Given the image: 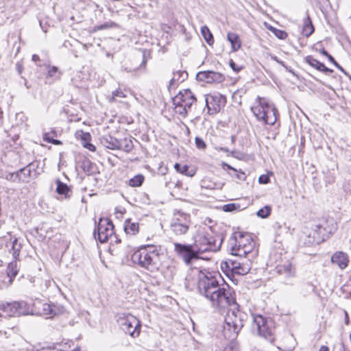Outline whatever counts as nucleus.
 Instances as JSON below:
<instances>
[{"label":"nucleus","mask_w":351,"mask_h":351,"mask_svg":"<svg viewBox=\"0 0 351 351\" xmlns=\"http://www.w3.org/2000/svg\"><path fill=\"white\" fill-rule=\"evenodd\" d=\"M199 293L208 300L213 307L224 308L235 303V293L230 287L220 285L210 273L200 272L198 276Z\"/></svg>","instance_id":"obj_1"},{"label":"nucleus","mask_w":351,"mask_h":351,"mask_svg":"<svg viewBox=\"0 0 351 351\" xmlns=\"http://www.w3.org/2000/svg\"><path fill=\"white\" fill-rule=\"evenodd\" d=\"M231 305L234 307L227 312L223 330L224 337L228 340H234L237 337L243 327L244 322L247 319V315L239 309L236 302Z\"/></svg>","instance_id":"obj_2"},{"label":"nucleus","mask_w":351,"mask_h":351,"mask_svg":"<svg viewBox=\"0 0 351 351\" xmlns=\"http://www.w3.org/2000/svg\"><path fill=\"white\" fill-rule=\"evenodd\" d=\"M159 250L154 245H141L132 255V261L139 267L154 272L158 269Z\"/></svg>","instance_id":"obj_3"},{"label":"nucleus","mask_w":351,"mask_h":351,"mask_svg":"<svg viewBox=\"0 0 351 351\" xmlns=\"http://www.w3.org/2000/svg\"><path fill=\"white\" fill-rule=\"evenodd\" d=\"M257 106H252L251 110L258 121L274 125L277 121L278 110L274 104L264 97L256 98Z\"/></svg>","instance_id":"obj_4"},{"label":"nucleus","mask_w":351,"mask_h":351,"mask_svg":"<svg viewBox=\"0 0 351 351\" xmlns=\"http://www.w3.org/2000/svg\"><path fill=\"white\" fill-rule=\"evenodd\" d=\"M197 101L195 95L189 88L180 90L173 98V104L176 113L185 117L192 105Z\"/></svg>","instance_id":"obj_5"},{"label":"nucleus","mask_w":351,"mask_h":351,"mask_svg":"<svg viewBox=\"0 0 351 351\" xmlns=\"http://www.w3.org/2000/svg\"><path fill=\"white\" fill-rule=\"evenodd\" d=\"M191 223L189 214L182 211H176L171 219L170 230L176 237H183L189 232Z\"/></svg>","instance_id":"obj_6"},{"label":"nucleus","mask_w":351,"mask_h":351,"mask_svg":"<svg viewBox=\"0 0 351 351\" xmlns=\"http://www.w3.org/2000/svg\"><path fill=\"white\" fill-rule=\"evenodd\" d=\"M206 249L197 248L193 245L174 243V250L182 258L186 265L191 264L193 260L198 259L199 254L204 252Z\"/></svg>","instance_id":"obj_7"},{"label":"nucleus","mask_w":351,"mask_h":351,"mask_svg":"<svg viewBox=\"0 0 351 351\" xmlns=\"http://www.w3.org/2000/svg\"><path fill=\"white\" fill-rule=\"evenodd\" d=\"M252 315L253 318V326L256 328L258 335L273 343L275 340V328L272 327L271 322L268 321L261 315L252 314Z\"/></svg>","instance_id":"obj_8"},{"label":"nucleus","mask_w":351,"mask_h":351,"mask_svg":"<svg viewBox=\"0 0 351 351\" xmlns=\"http://www.w3.org/2000/svg\"><path fill=\"white\" fill-rule=\"evenodd\" d=\"M114 234V225L109 219L100 218L97 226L94 230L93 237L100 243H104L112 238Z\"/></svg>","instance_id":"obj_9"},{"label":"nucleus","mask_w":351,"mask_h":351,"mask_svg":"<svg viewBox=\"0 0 351 351\" xmlns=\"http://www.w3.org/2000/svg\"><path fill=\"white\" fill-rule=\"evenodd\" d=\"M27 304L23 301L3 302L0 304V309L9 316H20L27 314Z\"/></svg>","instance_id":"obj_10"},{"label":"nucleus","mask_w":351,"mask_h":351,"mask_svg":"<svg viewBox=\"0 0 351 351\" xmlns=\"http://www.w3.org/2000/svg\"><path fill=\"white\" fill-rule=\"evenodd\" d=\"M253 241L254 240L249 235L241 232L233 233L228 241L230 246L231 254L234 256L235 252H237V249L244 248L247 243Z\"/></svg>","instance_id":"obj_11"},{"label":"nucleus","mask_w":351,"mask_h":351,"mask_svg":"<svg viewBox=\"0 0 351 351\" xmlns=\"http://www.w3.org/2000/svg\"><path fill=\"white\" fill-rule=\"evenodd\" d=\"M223 239H221L219 245H216L215 239L208 233L199 235L198 239L195 240V245L197 248L206 249L204 252L211 250L217 251L219 250L222 243Z\"/></svg>","instance_id":"obj_12"},{"label":"nucleus","mask_w":351,"mask_h":351,"mask_svg":"<svg viewBox=\"0 0 351 351\" xmlns=\"http://www.w3.org/2000/svg\"><path fill=\"white\" fill-rule=\"evenodd\" d=\"M196 79L198 81L206 83L221 82L223 80V76L219 72L213 71H199L196 75Z\"/></svg>","instance_id":"obj_13"},{"label":"nucleus","mask_w":351,"mask_h":351,"mask_svg":"<svg viewBox=\"0 0 351 351\" xmlns=\"http://www.w3.org/2000/svg\"><path fill=\"white\" fill-rule=\"evenodd\" d=\"M258 254V250L255 249L254 241H251L244 248L237 249L234 256L245 257L249 261L255 258Z\"/></svg>","instance_id":"obj_14"},{"label":"nucleus","mask_w":351,"mask_h":351,"mask_svg":"<svg viewBox=\"0 0 351 351\" xmlns=\"http://www.w3.org/2000/svg\"><path fill=\"white\" fill-rule=\"evenodd\" d=\"M41 314L47 317H53V316L60 315L63 313L64 308L55 304L44 303L42 304Z\"/></svg>","instance_id":"obj_15"},{"label":"nucleus","mask_w":351,"mask_h":351,"mask_svg":"<svg viewBox=\"0 0 351 351\" xmlns=\"http://www.w3.org/2000/svg\"><path fill=\"white\" fill-rule=\"evenodd\" d=\"M305 62L313 68L324 73H332V69L326 67L322 62L314 58L312 56H308L304 58Z\"/></svg>","instance_id":"obj_16"},{"label":"nucleus","mask_w":351,"mask_h":351,"mask_svg":"<svg viewBox=\"0 0 351 351\" xmlns=\"http://www.w3.org/2000/svg\"><path fill=\"white\" fill-rule=\"evenodd\" d=\"M132 323L128 322L125 326L123 327L122 330L130 335V336L135 337L138 336L141 330V324L139 320L135 317V322L132 321Z\"/></svg>","instance_id":"obj_17"},{"label":"nucleus","mask_w":351,"mask_h":351,"mask_svg":"<svg viewBox=\"0 0 351 351\" xmlns=\"http://www.w3.org/2000/svg\"><path fill=\"white\" fill-rule=\"evenodd\" d=\"M188 77V73L186 71H173V77L169 81V88H176L180 83L186 80Z\"/></svg>","instance_id":"obj_18"},{"label":"nucleus","mask_w":351,"mask_h":351,"mask_svg":"<svg viewBox=\"0 0 351 351\" xmlns=\"http://www.w3.org/2000/svg\"><path fill=\"white\" fill-rule=\"evenodd\" d=\"M331 261L332 263L337 264L339 268L343 269L348 266L349 260L346 253L338 252L332 256Z\"/></svg>","instance_id":"obj_19"},{"label":"nucleus","mask_w":351,"mask_h":351,"mask_svg":"<svg viewBox=\"0 0 351 351\" xmlns=\"http://www.w3.org/2000/svg\"><path fill=\"white\" fill-rule=\"evenodd\" d=\"M18 172L20 178V182L28 183L32 180L36 178V177L32 173V170L28 168L27 165L18 170Z\"/></svg>","instance_id":"obj_20"},{"label":"nucleus","mask_w":351,"mask_h":351,"mask_svg":"<svg viewBox=\"0 0 351 351\" xmlns=\"http://www.w3.org/2000/svg\"><path fill=\"white\" fill-rule=\"evenodd\" d=\"M315 31L314 26L308 12H306V16L303 19L302 34L306 37H309Z\"/></svg>","instance_id":"obj_21"},{"label":"nucleus","mask_w":351,"mask_h":351,"mask_svg":"<svg viewBox=\"0 0 351 351\" xmlns=\"http://www.w3.org/2000/svg\"><path fill=\"white\" fill-rule=\"evenodd\" d=\"M101 143L108 149H118L120 148L119 139L109 135L101 139Z\"/></svg>","instance_id":"obj_22"},{"label":"nucleus","mask_w":351,"mask_h":351,"mask_svg":"<svg viewBox=\"0 0 351 351\" xmlns=\"http://www.w3.org/2000/svg\"><path fill=\"white\" fill-rule=\"evenodd\" d=\"M124 231L126 234L135 235L139 231L138 223L132 221L131 219H126L124 223Z\"/></svg>","instance_id":"obj_23"},{"label":"nucleus","mask_w":351,"mask_h":351,"mask_svg":"<svg viewBox=\"0 0 351 351\" xmlns=\"http://www.w3.org/2000/svg\"><path fill=\"white\" fill-rule=\"evenodd\" d=\"M56 192L59 195H64L66 198L70 197L72 191L71 188L65 183L61 182L59 179L56 180Z\"/></svg>","instance_id":"obj_24"},{"label":"nucleus","mask_w":351,"mask_h":351,"mask_svg":"<svg viewBox=\"0 0 351 351\" xmlns=\"http://www.w3.org/2000/svg\"><path fill=\"white\" fill-rule=\"evenodd\" d=\"M23 247V243L19 239L15 238L11 243L9 252L12 254V256L14 259H18L21 250Z\"/></svg>","instance_id":"obj_25"},{"label":"nucleus","mask_w":351,"mask_h":351,"mask_svg":"<svg viewBox=\"0 0 351 351\" xmlns=\"http://www.w3.org/2000/svg\"><path fill=\"white\" fill-rule=\"evenodd\" d=\"M227 39L230 43L233 51H237L241 48V40L239 36L237 34L229 32L227 35Z\"/></svg>","instance_id":"obj_26"},{"label":"nucleus","mask_w":351,"mask_h":351,"mask_svg":"<svg viewBox=\"0 0 351 351\" xmlns=\"http://www.w3.org/2000/svg\"><path fill=\"white\" fill-rule=\"evenodd\" d=\"M131 320L135 322V317L130 313H119L117 315V322L121 329L123 327L125 326L128 322L132 323Z\"/></svg>","instance_id":"obj_27"},{"label":"nucleus","mask_w":351,"mask_h":351,"mask_svg":"<svg viewBox=\"0 0 351 351\" xmlns=\"http://www.w3.org/2000/svg\"><path fill=\"white\" fill-rule=\"evenodd\" d=\"M119 141L120 143V148H118V149H121L126 153H129L134 148V145L131 137H125L119 140Z\"/></svg>","instance_id":"obj_28"},{"label":"nucleus","mask_w":351,"mask_h":351,"mask_svg":"<svg viewBox=\"0 0 351 351\" xmlns=\"http://www.w3.org/2000/svg\"><path fill=\"white\" fill-rule=\"evenodd\" d=\"M174 168L178 172L189 177L193 176L195 173L194 170H189V167L187 165H182L177 162L175 164Z\"/></svg>","instance_id":"obj_29"},{"label":"nucleus","mask_w":351,"mask_h":351,"mask_svg":"<svg viewBox=\"0 0 351 351\" xmlns=\"http://www.w3.org/2000/svg\"><path fill=\"white\" fill-rule=\"evenodd\" d=\"M201 34L208 45L210 46L214 43L213 34L206 25L201 27Z\"/></svg>","instance_id":"obj_30"},{"label":"nucleus","mask_w":351,"mask_h":351,"mask_svg":"<svg viewBox=\"0 0 351 351\" xmlns=\"http://www.w3.org/2000/svg\"><path fill=\"white\" fill-rule=\"evenodd\" d=\"M215 98L213 96H208L206 97L205 101H206V106L208 110V114H214L216 113L219 110V106L217 105L215 106L214 104L213 105V107L210 106V104L212 101H215Z\"/></svg>","instance_id":"obj_31"},{"label":"nucleus","mask_w":351,"mask_h":351,"mask_svg":"<svg viewBox=\"0 0 351 351\" xmlns=\"http://www.w3.org/2000/svg\"><path fill=\"white\" fill-rule=\"evenodd\" d=\"M12 237L10 233L0 237V249L1 250H10L12 243Z\"/></svg>","instance_id":"obj_32"},{"label":"nucleus","mask_w":351,"mask_h":351,"mask_svg":"<svg viewBox=\"0 0 351 351\" xmlns=\"http://www.w3.org/2000/svg\"><path fill=\"white\" fill-rule=\"evenodd\" d=\"M145 180V178L142 174H138L129 180L128 184L132 187L141 186Z\"/></svg>","instance_id":"obj_33"},{"label":"nucleus","mask_w":351,"mask_h":351,"mask_svg":"<svg viewBox=\"0 0 351 351\" xmlns=\"http://www.w3.org/2000/svg\"><path fill=\"white\" fill-rule=\"evenodd\" d=\"M76 138L80 139L82 145L89 142L91 139V136L88 132H84L82 130L77 131L75 133Z\"/></svg>","instance_id":"obj_34"},{"label":"nucleus","mask_w":351,"mask_h":351,"mask_svg":"<svg viewBox=\"0 0 351 351\" xmlns=\"http://www.w3.org/2000/svg\"><path fill=\"white\" fill-rule=\"evenodd\" d=\"M3 178L10 182L20 183V178L18 171L12 173H5Z\"/></svg>","instance_id":"obj_35"},{"label":"nucleus","mask_w":351,"mask_h":351,"mask_svg":"<svg viewBox=\"0 0 351 351\" xmlns=\"http://www.w3.org/2000/svg\"><path fill=\"white\" fill-rule=\"evenodd\" d=\"M271 207L269 206H264L263 208L259 209L258 211H257V216L261 217V218H263V219H265V218H267V217H269L271 214Z\"/></svg>","instance_id":"obj_36"},{"label":"nucleus","mask_w":351,"mask_h":351,"mask_svg":"<svg viewBox=\"0 0 351 351\" xmlns=\"http://www.w3.org/2000/svg\"><path fill=\"white\" fill-rule=\"evenodd\" d=\"M251 269V267L250 264L242 263L241 265L239 266L235 274L239 275H245L249 273V271Z\"/></svg>","instance_id":"obj_37"},{"label":"nucleus","mask_w":351,"mask_h":351,"mask_svg":"<svg viewBox=\"0 0 351 351\" xmlns=\"http://www.w3.org/2000/svg\"><path fill=\"white\" fill-rule=\"evenodd\" d=\"M228 267H229L233 273L235 274L239 266L241 265L242 263L238 262L236 260H228L225 263Z\"/></svg>","instance_id":"obj_38"},{"label":"nucleus","mask_w":351,"mask_h":351,"mask_svg":"<svg viewBox=\"0 0 351 351\" xmlns=\"http://www.w3.org/2000/svg\"><path fill=\"white\" fill-rule=\"evenodd\" d=\"M61 72L59 71L58 68L57 66H53L50 67L48 70V76L51 77H56L58 79L60 78Z\"/></svg>","instance_id":"obj_39"},{"label":"nucleus","mask_w":351,"mask_h":351,"mask_svg":"<svg viewBox=\"0 0 351 351\" xmlns=\"http://www.w3.org/2000/svg\"><path fill=\"white\" fill-rule=\"evenodd\" d=\"M39 164L40 162L38 161H34L27 165V167L32 170L36 178L40 175V172L38 171Z\"/></svg>","instance_id":"obj_40"},{"label":"nucleus","mask_w":351,"mask_h":351,"mask_svg":"<svg viewBox=\"0 0 351 351\" xmlns=\"http://www.w3.org/2000/svg\"><path fill=\"white\" fill-rule=\"evenodd\" d=\"M240 208V205L236 203H230L226 204L223 206V210L224 212H232L234 210H239Z\"/></svg>","instance_id":"obj_41"},{"label":"nucleus","mask_w":351,"mask_h":351,"mask_svg":"<svg viewBox=\"0 0 351 351\" xmlns=\"http://www.w3.org/2000/svg\"><path fill=\"white\" fill-rule=\"evenodd\" d=\"M270 30L280 39H285L287 36V32L283 30L278 29L275 27H271Z\"/></svg>","instance_id":"obj_42"},{"label":"nucleus","mask_w":351,"mask_h":351,"mask_svg":"<svg viewBox=\"0 0 351 351\" xmlns=\"http://www.w3.org/2000/svg\"><path fill=\"white\" fill-rule=\"evenodd\" d=\"M93 163L89 160H84L82 164V168L84 172L90 173L92 172Z\"/></svg>","instance_id":"obj_43"},{"label":"nucleus","mask_w":351,"mask_h":351,"mask_svg":"<svg viewBox=\"0 0 351 351\" xmlns=\"http://www.w3.org/2000/svg\"><path fill=\"white\" fill-rule=\"evenodd\" d=\"M195 146L199 149H205L206 148V144L204 140L198 136L195 138Z\"/></svg>","instance_id":"obj_44"},{"label":"nucleus","mask_w":351,"mask_h":351,"mask_svg":"<svg viewBox=\"0 0 351 351\" xmlns=\"http://www.w3.org/2000/svg\"><path fill=\"white\" fill-rule=\"evenodd\" d=\"M125 97H126V95L123 93V92L121 90L118 89V90H116L112 92V97L110 99V101H115L116 97L124 98Z\"/></svg>","instance_id":"obj_45"},{"label":"nucleus","mask_w":351,"mask_h":351,"mask_svg":"<svg viewBox=\"0 0 351 351\" xmlns=\"http://www.w3.org/2000/svg\"><path fill=\"white\" fill-rule=\"evenodd\" d=\"M13 267H14L13 263H10L8 267V271H7L8 275L10 277H14L18 274L17 270L14 269Z\"/></svg>","instance_id":"obj_46"},{"label":"nucleus","mask_w":351,"mask_h":351,"mask_svg":"<svg viewBox=\"0 0 351 351\" xmlns=\"http://www.w3.org/2000/svg\"><path fill=\"white\" fill-rule=\"evenodd\" d=\"M331 63H332L339 70H340L343 73L346 74L345 70L343 69V67L338 64V62L335 60V58L332 56L329 57L328 60Z\"/></svg>","instance_id":"obj_47"},{"label":"nucleus","mask_w":351,"mask_h":351,"mask_svg":"<svg viewBox=\"0 0 351 351\" xmlns=\"http://www.w3.org/2000/svg\"><path fill=\"white\" fill-rule=\"evenodd\" d=\"M269 181V178L267 175H261L258 178V182L261 184H267Z\"/></svg>","instance_id":"obj_48"},{"label":"nucleus","mask_w":351,"mask_h":351,"mask_svg":"<svg viewBox=\"0 0 351 351\" xmlns=\"http://www.w3.org/2000/svg\"><path fill=\"white\" fill-rule=\"evenodd\" d=\"M229 65L232 68V70H234V71H236L237 73L241 71V69H242V67L238 66L232 60H230Z\"/></svg>","instance_id":"obj_49"},{"label":"nucleus","mask_w":351,"mask_h":351,"mask_svg":"<svg viewBox=\"0 0 351 351\" xmlns=\"http://www.w3.org/2000/svg\"><path fill=\"white\" fill-rule=\"evenodd\" d=\"M284 270L286 274L288 275H291L292 273V265L290 263H288L287 265H284Z\"/></svg>","instance_id":"obj_50"},{"label":"nucleus","mask_w":351,"mask_h":351,"mask_svg":"<svg viewBox=\"0 0 351 351\" xmlns=\"http://www.w3.org/2000/svg\"><path fill=\"white\" fill-rule=\"evenodd\" d=\"M83 147L91 152H95L96 150L95 146L90 143V141L84 144Z\"/></svg>","instance_id":"obj_51"},{"label":"nucleus","mask_w":351,"mask_h":351,"mask_svg":"<svg viewBox=\"0 0 351 351\" xmlns=\"http://www.w3.org/2000/svg\"><path fill=\"white\" fill-rule=\"evenodd\" d=\"M16 69L19 75H21L23 70V64L21 62H17L16 64Z\"/></svg>","instance_id":"obj_52"},{"label":"nucleus","mask_w":351,"mask_h":351,"mask_svg":"<svg viewBox=\"0 0 351 351\" xmlns=\"http://www.w3.org/2000/svg\"><path fill=\"white\" fill-rule=\"evenodd\" d=\"M112 26V25H108V23H105V24H103V25H101L97 27L96 29L101 30V29H107V28L110 27Z\"/></svg>","instance_id":"obj_53"},{"label":"nucleus","mask_w":351,"mask_h":351,"mask_svg":"<svg viewBox=\"0 0 351 351\" xmlns=\"http://www.w3.org/2000/svg\"><path fill=\"white\" fill-rule=\"evenodd\" d=\"M319 53L321 54H322L323 56H326L328 58V59L329 60V57L332 56L330 54L328 53V52L325 49H322L319 50Z\"/></svg>","instance_id":"obj_54"},{"label":"nucleus","mask_w":351,"mask_h":351,"mask_svg":"<svg viewBox=\"0 0 351 351\" xmlns=\"http://www.w3.org/2000/svg\"><path fill=\"white\" fill-rule=\"evenodd\" d=\"M43 139H44L45 141H46L47 143H51L52 139H53V138H50L49 136V134L48 133H45L44 135H43Z\"/></svg>","instance_id":"obj_55"},{"label":"nucleus","mask_w":351,"mask_h":351,"mask_svg":"<svg viewBox=\"0 0 351 351\" xmlns=\"http://www.w3.org/2000/svg\"><path fill=\"white\" fill-rule=\"evenodd\" d=\"M55 349V346H47V347H43L39 351H52Z\"/></svg>","instance_id":"obj_56"},{"label":"nucleus","mask_w":351,"mask_h":351,"mask_svg":"<svg viewBox=\"0 0 351 351\" xmlns=\"http://www.w3.org/2000/svg\"><path fill=\"white\" fill-rule=\"evenodd\" d=\"M232 156L234 157V158H240L239 157V155H241V154L239 152H237V151H232L230 152Z\"/></svg>","instance_id":"obj_57"},{"label":"nucleus","mask_w":351,"mask_h":351,"mask_svg":"<svg viewBox=\"0 0 351 351\" xmlns=\"http://www.w3.org/2000/svg\"><path fill=\"white\" fill-rule=\"evenodd\" d=\"M323 228L322 225H315L314 226V230L316 232H318L319 233H322L321 229Z\"/></svg>","instance_id":"obj_58"},{"label":"nucleus","mask_w":351,"mask_h":351,"mask_svg":"<svg viewBox=\"0 0 351 351\" xmlns=\"http://www.w3.org/2000/svg\"><path fill=\"white\" fill-rule=\"evenodd\" d=\"M338 350L339 351H349L348 350H347L346 348H345V346L343 345V343H341L339 344L338 346Z\"/></svg>","instance_id":"obj_59"},{"label":"nucleus","mask_w":351,"mask_h":351,"mask_svg":"<svg viewBox=\"0 0 351 351\" xmlns=\"http://www.w3.org/2000/svg\"><path fill=\"white\" fill-rule=\"evenodd\" d=\"M278 63L280 64V65H282L283 67H285L286 69V70H287L288 71L293 73L292 71L288 68V66L285 64L284 62L279 60V61H278Z\"/></svg>","instance_id":"obj_60"},{"label":"nucleus","mask_w":351,"mask_h":351,"mask_svg":"<svg viewBox=\"0 0 351 351\" xmlns=\"http://www.w3.org/2000/svg\"><path fill=\"white\" fill-rule=\"evenodd\" d=\"M278 63L280 64V65H282L283 67H285L286 69V70H287L288 71L293 73L292 71L288 68V66L285 64L284 62L279 60V61H278Z\"/></svg>","instance_id":"obj_61"},{"label":"nucleus","mask_w":351,"mask_h":351,"mask_svg":"<svg viewBox=\"0 0 351 351\" xmlns=\"http://www.w3.org/2000/svg\"><path fill=\"white\" fill-rule=\"evenodd\" d=\"M32 60H33L34 62H38V61H40V57H39L38 55H36V54H34V55L32 56Z\"/></svg>","instance_id":"obj_62"},{"label":"nucleus","mask_w":351,"mask_h":351,"mask_svg":"<svg viewBox=\"0 0 351 351\" xmlns=\"http://www.w3.org/2000/svg\"><path fill=\"white\" fill-rule=\"evenodd\" d=\"M294 348H295V345L293 344V346H291L290 347L285 348V349L283 350L284 351H293Z\"/></svg>","instance_id":"obj_63"},{"label":"nucleus","mask_w":351,"mask_h":351,"mask_svg":"<svg viewBox=\"0 0 351 351\" xmlns=\"http://www.w3.org/2000/svg\"><path fill=\"white\" fill-rule=\"evenodd\" d=\"M319 351H329V349H328V348L327 346H322L320 348V349H319Z\"/></svg>","instance_id":"obj_64"}]
</instances>
